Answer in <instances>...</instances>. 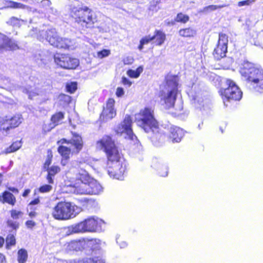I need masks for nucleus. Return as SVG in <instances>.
Wrapping results in <instances>:
<instances>
[{
  "instance_id": "nucleus-1",
  "label": "nucleus",
  "mask_w": 263,
  "mask_h": 263,
  "mask_svg": "<svg viewBox=\"0 0 263 263\" xmlns=\"http://www.w3.org/2000/svg\"><path fill=\"white\" fill-rule=\"evenodd\" d=\"M69 17L72 21L82 29H92L97 22V16L93 9L89 6L70 5Z\"/></svg>"
},
{
  "instance_id": "nucleus-2",
  "label": "nucleus",
  "mask_w": 263,
  "mask_h": 263,
  "mask_svg": "<svg viewBox=\"0 0 263 263\" xmlns=\"http://www.w3.org/2000/svg\"><path fill=\"white\" fill-rule=\"evenodd\" d=\"M240 72L245 80L249 83L254 90L263 93V70L256 65L248 61L242 63Z\"/></svg>"
},
{
  "instance_id": "nucleus-3",
  "label": "nucleus",
  "mask_w": 263,
  "mask_h": 263,
  "mask_svg": "<svg viewBox=\"0 0 263 263\" xmlns=\"http://www.w3.org/2000/svg\"><path fill=\"white\" fill-rule=\"evenodd\" d=\"M135 121L146 133L158 134L160 132V125L154 116L152 107H145L135 114Z\"/></svg>"
},
{
  "instance_id": "nucleus-4",
  "label": "nucleus",
  "mask_w": 263,
  "mask_h": 263,
  "mask_svg": "<svg viewBox=\"0 0 263 263\" xmlns=\"http://www.w3.org/2000/svg\"><path fill=\"white\" fill-rule=\"evenodd\" d=\"M76 178L80 183H76L74 187L77 192L81 194H95L101 193L103 187L95 179L91 178L88 173L84 170H81L76 175Z\"/></svg>"
},
{
  "instance_id": "nucleus-5",
  "label": "nucleus",
  "mask_w": 263,
  "mask_h": 263,
  "mask_svg": "<svg viewBox=\"0 0 263 263\" xmlns=\"http://www.w3.org/2000/svg\"><path fill=\"white\" fill-rule=\"evenodd\" d=\"M36 37L38 40L42 42L45 40L53 47L59 49L69 50L72 48L71 40L60 36L54 29L40 31Z\"/></svg>"
},
{
  "instance_id": "nucleus-6",
  "label": "nucleus",
  "mask_w": 263,
  "mask_h": 263,
  "mask_svg": "<svg viewBox=\"0 0 263 263\" xmlns=\"http://www.w3.org/2000/svg\"><path fill=\"white\" fill-rule=\"evenodd\" d=\"M80 209L68 202H59L53 208L51 215L57 220H65L73 218L80 212Z\"/></svg>"
},
{
  "instance_id": "nucleus-7",
  "label": "nucleus",
  "mask_w": 263,
  "mask_h": 263,
  "mask_svg": "<svg viewBox=\"0 0 263 263\" xmlns=\"http://www.w3.org/2000/svg\"><path fill=\"white\" fill-rule=\"evenodd\" d=\"M178 82L179 77L178 75H173L168 73L165 77V86L170 89L167 95L163 99L167 109L174 106L178 92Z\"/></svg>"
},
{
  "instance_id": "nucleus-8",
  "label": "nucleus",
  "mask_w": 263,
  "mask_h": 263,
  "mask_svg": "<svg viewBox=\"0 0 263 263\" xmlns=\"http://www.w3.org/2000/svg\"><path fill=\"white\" fill-rule=\"evenodd\" d=\"M53 61L58 67L65 70L76 69L79 65V60L69 53L55 52Z\"/></svg>"
},
{
  "instance_id": "nucleus-9",
  "label": "nucleus",
  "mask_w": 263,
  "mask_h": 263,
  "mask_svg": "<svg viewBox=\"0 0 263 263\" xmlns=\"http://www.w3.org/2000/svg\"><path fill=\"white\" fill-rule=\"evenodd\" d=\"M226 88H221L219 93L223 101H237L242 97V92L235 83L232 80H226Z\"/></svg>"
},
{
  "instance_id": "nucleus-10",
  "label": "nucleus",
  "mask_w": 263,
  "mask_h": 263,
  "mask_svg": "<svg viewBox=\"0 0 263 263\" xmlns=\"http://www.w3.org/2000/svg\"><path fill=\"white\" fill-rule=\"evenodd\" d=\"M22 121V116L19 114H16L12 116H6L0 119V131L9 134L10 130L19 126Z\"/></svg>"
},
{
  "instance_id": "nucleus-11",
  "label": "nucleus",
  "mask_w": 263,
  "mask_h": 263,
  "mask_svg": "<svg viewBox=\"0 0 263 263\" xmlns=\"http://www.w3.org/2000/svg\"><path fill=\"white\" fill-rule=\"evenodd\" d=\"M228 44V36L225 33H219L217 43L212 53L215 60L219 61L226 57Z\"/></svg>"
},
{
  "instance_id": "nucleus-12",
  "label": "nucleus",
  "mask_w": 263,
  "mask_h": 263,
  "mask_svg": "<svg viewBox=\"0 0 263 263\" xmlns=\"http://www.w3.org/2000/svg\"><path fill=\"white\" fill-rule=\"evenodd\" d=\"M132 117L129 115H126L122 122L117 127L115 133L120 135L124 133L127 135L126 138L131 141L137 140V137L134 134L132 129Z\"/></svg>"
},
{
  "instance_id": "nucleus-13",
  "label": "nucleus",
  "mask_w": 263,
  "mask_h": 263,
  "mask_svg": "<svg viewBox=\"0 0 263 263\" xmlns=\"http://www.w3.org/2000/svg\"><path fill=\"white\" fill-rule=\"evenodd\" d=\"M115 100L114 98H108L105 103V106L100 115L99 120L101 123H105L114 118L117 115L115 107Z\"/></svg>"
},
{
  "instance_id": "nucleus-14",
  "label": "nucleus",
  "mask_w": 263,
  "mask_h": 263,
  "mask_svg": "<svg viewBox=\"0 0 263 263\" xmlns=\"http://www.w3.org/2000/svg\"><path fill=\"white\" fill-rule=\"evenodd\" d=\"M20 49L17 41L0 32V51H14Z\"/></svg>"
},
{
  "instance_id": "nucleus-15",
  "label": "nucleus",
  "mask_w": 263,
  "mask_h": 263,
  "mask_svg": "<svg viewBox=\"0 0 263 263\" xmlns=\"http://www.w3.org/2000/svg\"><path fill=\"white\" fill-rule=\"evenodd\" d=\"M96 147L104 152L109 150L116 145L115 140L110 135H104L96 142Z\"/></svg>"
},
{
  "instance_id": "nucleus-16",
  "label": "nucleus",
  "mask_w": 263,
  "mask_h": 263,
  "mask_svg": "<svg viewBox=\"0 0 263 263\" xmlns=\"http://www.w3.org/2000/svg\"><path fill=\"white\" fill-rule=\"evenodd\" d=\"M98 224V219H96L94 217H90L80 222L77 223L80 233L95 231L97 229Z\"/></svg>"
},
{
  "instance_id": "nucleus-17",
  "label": "nucleus",
  "mask_w": 263,
  "mask_h": 263,
  "mask_svg": "<svg viewBox=\"0 0 263 263\" xmlns=\"http://www.w3.org/2000/svg\"><path fill=\"white\" fill-rule=\"evenodd\" d=\"M106 154L107 161L112 164H120L124 161L123 155L119 152L117 146L104 152Z\"/></svg>"
},
{
  "instance_id": "nucleus-18",
  "label": "nucleus",
  "mask_w": 263,
  "mask_h": 263,
  "mask_svg": "<svg viewBox=\"0 0 263 263\" xmlns=\"http://www.w3.org/2000/svg\"><path fill=\"white\" fill-rule=\"evenodd\" d=\"M185 132L181 128L172 126L169 129L168 138L173 143L181 142L185 135Z\"/></svg>"
},
{
  "instance_id": "nucleus-19",
  "label": "nucleus",
  "mask_w": 263,
  "mask_h": 263,
  "mask_svg": "<svg viewBox=\"0 0 263 263\" xmlns=\"http://www.w3.org/2000/svg\"><path fill=\"white\" fill-rule=\"evenodd\" d=\"M125 170V165H110L107 168L110 177L119 180L123 179Z\"/></svg>"
},
{
  "instance_id": "nucleus-20",
  "label": "nucleus",
  "mask_w": 263,
  "mask_h": 263,
  "mask_svg": "<svg viewBox=\"0 0 263 263\" xmlns=\"http://www.w3.org/2000/svg\"><path fill=\"white\" fill-rule=\"evenodd\" d=\"M72 139L70 140V144L73 145L77 153L80 152L83 147V142L82 137L76 133H72Z\"/></svg>"
},
{
  "instance_id": "nucleus-21",
  "label": "nucleus",
  "mask_w": 263,
  "mask_h": 263,
  "mask_svg": "<svg viewBox=\"0 0 263 263\" xmlns=\"http://www.w3.org/2000/svg\"><path fill=\"white\" fill-rule=\"evenodd\" d=\"M59 154L61 156L62 161H68L72 155V152L70 148L63 145H60L57 149Z\"/></svg>"
},
{
  "instance_id": "nucleus-22",
  "label": "nucleus",
  "mask_w": 263,
  "mask_h": 263,
  "mask_svg": "<svg viewBox=\"0 0 263 263\" xmlns=\"http://www.w3.org/2000/svg\"><path fill=\"white\" fill-rule=\"evenodd\" d=\"M153 41L156 46H161L166 40V35L163 31L156 29L154 31V35L152 36Z\"/></svg>"
},
{
  "instance_id": "nucleus-23",
  "label": "nucleus",
  "mask_w": 263,
  "mask_h": 263,
  "mask_svg": "<svg viewBox=\"0 0 263 263\" xmlns=\"http://www.w3.org/2000/svg\"><path fill=\"white\" fill-rule=\"evenodd\" d=\"M178 34L181 37L191 39L196 35V30L191 27H185L179 29Z\"/></svg>"
},
{
  "instance_id": "nucleus-24",
  "label": "nucleus",
  "mask_w": 263,
  "mask_h": 263,
  "mask_svg": "<svg viewBox=\"0 0 263 263\" xmlns=\"http://www.w3.org/2000/svg\"><path fill=\"white\" fill-rule=\"evenodd\" d=\"M44 167L48 173L47 179L48 183H53L52 177L60 171V168L57 165H45Z\"/></svg>"
},
{
  "instance_id": "nucleus-25",
  "label": "nucleus",
  "mask_w": 263,
  "mask_h": 263,
  "mask_svg": "<svg viewBox=\"0 0 263 263\" xmlns=\"http://www.w3.org/2000/svg\"><path fill=\"white\" fill-rule=\"evenodd\" d=\"M27 23L26 20L12 16L7 21L6 24L13 28H20L22 25Z\"/></svg>"
},
{
  "instance_id": "nucleus-26",
  "label": "nucleus",
  "mask_w": 263,
  "mask_h": 263,
  "mask_svg": "<svg viewBox=\"0 0 263 263\" xmlns=\"http://www.w3.org/2000/svg\"><path fill=\"white\" fill-rule=\"evenodd\" d=\"M85 242L83 241H72L67 246L68 251H80L84 248Z\"/></svg>"
},
{
  "instance_id": "nucleus-27",
  "label": "nucleus",
  "mask_w": 263,
  "mask_h": 263,
  "mask_svg": "<svg viewBox=\"0 0 263 263\" xmlns=\"http://www.w3.org/2000/svg\"><path fill=\"white\" fill-rule=\"evenodd\" d=\"M64 118V112L57 111L51 116L50 121L54 126H57L62 123V121Z\"/></svg>"
},
{
  "instance_id": "nucleus-28",
  "label": "nucleus",
  "mask_w": 263,
  "mask_h": 263,
  "mask_svg": "<svg viewBox=\"0 0 263 263\" xmlns=\"http://www.w3.org/2000/svg\"><path fill=\"white\" fill-rule=\"evenodd\" d=\"M5 4L7 8L24 9L25 8V5L24 4L11 0H5Z\"/></svg>"
},
{
  "instance_id": "nucleus-29",
  "label": "nucleus",
  "mask_w": 263,
  "mask_h": 263,
  "mask_svg": "<svg viewBox=\"0 0 263 263\" xmlns=\"http://www.w3.org/2000/svg\"><path fill=\"white\" fill-rule=\"evenodd\" d=\"M63 232L66 236H69L76 233H80L77 223L64 228L63 229Z\"/></svg>"
},
{
  "instance_id": "nucleus-30",
  "label": "nucleus",
  "mask_w": 263,
  "mask_h": 263,
  "mask_svg": "<svg viewBox=\"0 0 263 263\" xmlns=\"http://www.w3.org/2000/svg\"><path fill=\"white\" fill-rule=\"evenodd\" d=\"M3 202H7L10 204L14 205L15 203V198L12 194L6 191L3 195Z\"/></svg>"
},
{
  "instance_id": "nucleus-31",
  "label": "nucleus",
  "mask_w": 263,
  "mask_h": 263,
  "mask_svg": "<svg viewBox=\"0 0 263 263\" xmlns=\"http://www.w3.org/2000/svg\"><path fill=\"white\" fill-rule=\"evenodd\" d=\"M22 146L21 141H16L13 142L9 147L5 149L6 153H11L16 152Z\"/></svg>"
},
{
  "instance_id": "nucleus-32",
  "label": "nucleus",
  "mask_w": 263,
  "mask_h": 263,
  "mask_svg": "<svg viewBox=\"0 0 263 263\" xmlns=\"http://www.w3.org/2000/svg\"><path fill=\"white\" fill-rule=\"evenodd\" d=\"M28 258V253L26 250L21 249L17 252V260L19 263H25Z\"/></svg>"
},
{
  "instance_id": "nucleus-33",
  "label": "nucleus",
  "mask_w": 263,
  "mask_h": 263,
  "mask_svg": "<svg viewBox=\"0 0 263 263\" xmlns=\"http://www.w3.org/2000/svg\"><path fill=\"white\" fill-rule=\"evenodd\" d=\"M143 71L142 66L138 67L136 70L128 69L127 71V74L132 78H137L139 77Z\"/></svg>"
},
{
  "instance_id": "nucleus-34",
  "label": "nucleus",
  "mask_w": 263,
  "mask_h": 263,
  "mask_svg": "<svg viewBox=\"0 0 263 263\" xmlns=\"http://www.w3.org/2000/svg\"><path fill=\"white\" fill-rule=\"evenodd\" d=\"M189 20L190 17L189 15L184 14L182 12H179L177 13L175 18V21L177 23L186 24L187 22H189Z\"/></svg>"
},
{
  "instance_id": "nucleus-35",
  "label": "nucleus",
  "mask_w": 263,
  "mask_h": 263,
  "mask_svg": "<svg viewBox=\"0 0 263 263\" xmlns=\"http://www.w3.org/2000/svg\"><path fill=\"white\" fill-rule=\"evenodd\" d=\"M226 5H210L208 6L204 7L203 9V11L205 12H209L210 11H215L218 9L222 8L225 7Z\"/></svg>"
},
{
  "instance_id": "nucleus-36",
  "label": "nucleus",
  "mask_w": 263,
  "mask_h": 263,
  "mask_svg": "<svg viewBox=\"0 0 263 263\" xmlns=\"http://www.w3.org/2000/svg\"><path fill=\"white\" fill-rule=\"evenodd\" d=\"M66 91L70 93H74L77 89V83L75 82L67 83L66 85Z\"/></svg>"
},
{
  "instance_id": "nucleus-37",
  "label": "nucleus",
  "mask_w": 263,
  "mask_h": 263,
  "mask_svg": "<svg viewBox=\"0 0 263 263\" xmlns=\"http://www.w3.org/2000/svg\"><path fill=\"white\" fill-rule=\"evenodd\" d=\"M156 170L158 171V174L162 177H165L167 175L168 167L167 165H157Z\"/></svg>"
},
{
  "instance_id": "nucleus-38",
  "label": "nucleus",
  "mask_w": 263,
  "mask_h": 263,
  "mask_svg": "<svg viewBox=\"0 0 263 263\" xmlns=\"http://www.w3.org/2000/svg\"><path fill=\"white\" fill-rule=\"evenodd\" d=\"M7 248H9L10 247L14 246L15 244V238L13 234H9L6 239Z\"/></svg>"
},
{
  "instance_id": "nucleus-39",
  "label": "nucleus",
  "mask_w": 263,
  "mask_h": 263,
  "mask_svg": "<svg viewBox=\"0 0 263 263\" xmlns=\"http://www.w3.org/2000/svg\"><path fill=\"white\" fill-rule=\"evenodd\" d=\"M68 263H101L100 261L95 260L91 258H87L82 261L80 260H69Z\"/></svg>"
},
{
  "instance_id": "nucleus-40",
  "label": "nucleus",
  "mask_w": 263,
  "mask_h": 263,
  "mask_svg": "<svg viewBox=\"0 0 263 263\" xmlns=\"http://www.w3.org/2000/svg\"><path fill=\"white\" fill-rule=\"evenodd\" d=\"M53 158V153L51 149H48L47 151V155L46 160L44 164H50L52 162Z\"/></svg>"
},
{
  "instance_id": "nucleus-41",
  "label": "nucleus",
  "mask_w": 263,
  "mask_h": 263,
  "mask_svg": "<svg viewBox=\"0 0 263 263\" xmlns=\"http://www.w3.org/2000/svg\"><path fill=\"white\" fill-rule=\"evenodd\" d=\"M110 54V51L108 49H103L97 53L98 58L102 59L108 56Z\"/></svg>"
},
{
  "instance_id": "nucleus-42",
  "label": "nucleus",
  "mask_w": 263,
  "mask_h": 263,
  "mask_svg": "<svg viewBox=\"0 0 263 263\" xmlns=\"http://www.w3.org/2000/svg\"><path fill=\"white\" fill-rule=\"evenodd\" d=\"M52 186L50 185L45 184L41 186L39 189V191L41 193H48L51 191Z\"/></svg>"
},
{
  "instance_id": "nucleus-43",
  "label": "nucleus",
  "mask_w": 263,
  "mask_h": 263,
  "mask_svg": "<svg viewBox=\"0 0 263 263\" xmlns=\"http://www.w3.org/2000/svg\"><path fill=\"white\" fill-rule=\"evenodd\" d=\"M10 213L11 217L13 219H17L19 218L20 217L22 216L23 215L22 212L16 210H12L11 211Z\"/></svg>"
},
{
  "instance_id": "nucleus-44",
  "label": "nucleus",
  "mask_w": 263,
  "mask_h": 263,
  "mask_svg": "<svg viewBox=\"0 0 263 263\" xmlns=\"http://www.w3.org/2000/svg\"><path fill=\"white\" fill-rule=\"evenodd\" d=\"M7 224L9 227L13 228V229H16L18 228V223L11 219L8 220Z\"/></svg>"
},
{
  "instance_id": "nucleus-45",
  "label": "nucleus",
  "mask_w": 263,
  "mask_h": 263,
  "mask_svg": "<svg viewBox=\"0 0 263 263\" xmlns=\"http://www.w3.org/2000/svg\"><path fill=\"white\" fill-rule=\"evenodd\" d=\"M121 83L124 86L128 87L132 85V82L125 77H123L121 79Z\"/></svg>"
},
{
  "instance_id": "nucleus-46",
  "label": "nucleus",
  "mask_w": 263,
  "mask_h": 263,
  "mask_svg": "<svg viewBox=\"0 0 263 263\" xmlns=\"http://www.w3.org/2000/svg\"><path fill=\"white\" fill-rule=\"evenodd\" d=\"M152 41V36H145L140 40L141 42L144 45L147 44Z\"/></svg>"
},
{
  "instance_id": "nucleus-47",
  "label": "nucleus",
  "mask_w": 263,
  "mask_h": 263,
  "mask_svg": "<svg viewBox=\"0 0 263 263\" xmlns=\"http://www.w3.org/2000/svg\"><path fill=\"white\" fill-rule=\"evenodd\" d=\"M124 94L123 88L121 87H118L116 89V95L117 97H121Z\"/></svg>"
},
{
  "instance_id": "nucleus-48",
  "label": "nucleus",
  "mask_w": 263,
  "mask_h": 263,
  "mask_svg": "<svg viewBox=\"0 0 263 263\" xmlns=\"http://www.w3.org/2000/svg\"><path fill=\"white\" fill-rule=\"evenodd\" d=\"M70 140H67L65 138H62L60 140H58L57 142V144L59 145H63L64 144H70Z\"/></svg>"
},
{
  "instance_id": "nucleus-49",
  "label": "nucleus",
  "mask_w": 263,
  "mask_h": 263,
  "mask_svg": "<svg viewBox=\"0 0 263 263\" xmlns=\"http://www.w3.org/2000/svg\"><path fill=\"white\" fill-rule=\"evenodd\" d=\"M253 1L251 0H245L239 2L238 3V6L239 7L244 6V5H249Z\"/></svg>"
},
{
  "instance_id": "nucleus-50",
  "label": "nucleus",
  "mask_w": 263,
  "mask_h": 263,
  "mask_svg": "<svg viewBox=\"0 0 263 263\" xmlns=\"http://www.w3.org/2000/svg\"><path fill=\"white\" fill-rule=\"evenodd\" d=\"M26 224L28 228H32L35 226V222L32 220H28L26 221Z\"/></svg>"
},
{
  "instance_id": "nucleus-51",
  "label": "nucleus",
  "mask_w": 263,
  "mask_h": 263,
  "mask_svg": "<svg viewBox=\"0 0 263 263\" xmlns=\"http://www.w3.org/2000/svg\"><path fill=\"white\" fill-rule=\"evenodd\" d=\"M117 243H119L121 248H125L127 246V243L125 241H121L120 242L119 241V239H117Z\"/></svg>"
},
{
  "instance_id": "nucleus-52",
  "label": "nucleus",
  "mask_w": 263,
  "mask_h": 263,
  "mask_svg": "<svg viewBox=\"0 0 263 263\" xmlns=\"http://www.w3.org/2000/svg\"><path fill=\"white\" fill-rule=\"evenodd\" d=\"M0 263H6L5 257L1 253H0Z\"/></svg>"
},
{
  "instance_id": "nucleus-53",
  "label": "nucleus",
  "mask_w": 263,
  "mask_h": 263,
  "mask_svg": "<svg viewBox=\"0 0 263 263\" xmlns=\"http://www.w3.org/2000/svg\"><path fill=\"white\" fill-rule=\"evenodd\" d=\"M40 202V199L39 198L35 199L30 203V205H35L37 204Z\"/></svg>"
},
{
  "instance_id": "nucleus-54",
  "label": "nucleus",
  "mask_w": 263,
  "mask_h": 263,
  "mask_svg": "<svg viewBox=\"0 0 263 263\" xmlns=\"http://www.w3.org/2000/svg\"><path fill=\"white\" fill-rule=\"evenodd\" d=\"M30 190L29 189L26 190L23 194V196L24 197H27L30 193Z\"/></svg>"
},
{
  "instance_id": "nucleus-55",
  "label": "nucleus",
  "mask_w": 263,
  "mask_h": 263,
  "mask_svg": "<svg viewBox=\"0 0 263 263\" xmlns=\"http://www.w3.org/2000/svg\"><path fill=\"white\" fill-rule=\"evenodd\" d=\"M9 190L14 193H18V190L14 187H9Z\"/></svg>"
},
{
  "instance_id": "nucleus-56",
  "label": "nucleus",
  "mask_w": 263,
  "mask_h": 263,
  "mask_svg": "<svg viewBox=\"0 0 263 263\" xmlns=\"http://www.w3.org/2000/svg\"><path fill=\"white\" fill-rule=\"evenodd\" d=\"M29 215L30 217H34L36 215V213L34 211H32L29 213Z\"/></svg>"
},
{
  "instance_id": "nucleus-57",
  "label": "nucleus",
  "mask_w": 263,
  "mask_h": 263,
  "mask_svg": "<svg viewBox=\"0 0 263 263\" xmlns=\"http://www.w3.org/2000/svg\"><path fill=\"white\" fill-rule=\"evenodd\" d=\"M144 44L140 41V44L138 46V49L141 50L143 48Z\"/></svg>"
},
{
  "instance_id": "nucleus-58",
  "label": "nucleus",
  "mask_w": 263,
  "mask_h": 263,
  "mask_svg": "<svg viewBox=\"0 0 263 263\" xmlns=\"http://www.w3.org/2000/svg\"><path fill=\"white\" fill-rule=\"evenodd\" d=\"M4 243V239L3 237H0V248H1L3 246Z\"/></svg>"
},
{
  "instance_id": "nucleus-59",
  "label": "nucleus",
  "mask_w": 263,
  "mask_h": 263,
  "mask_svg": "<svg viewBox=\"0 0 263 263\" xmlns=\"http://www.w3.org/2000/svg\"><path fill=\"white\" fill-rule=\"evenodd\" d=\"M133 141H134V142H135V141H138V142H139V141H138L137 139V140H135V139Z\"/></svg>"
},
{
  "instance_id": "nucleus-60",
  "label": "nucleus",
  "mask_w": 263,
  "mask_h": 263,
  "mask_svg": "<svg viewBox=\"0 0 263 263\" xmlns=\"http://www.w3.org/2000/svg\"><path fill=\"white\" fill-rule=\"evenodd\" d=\"M124 63L125 64H126L127 63L125 62V61L124 60Z\"/></svg>"
}]
</instances>
